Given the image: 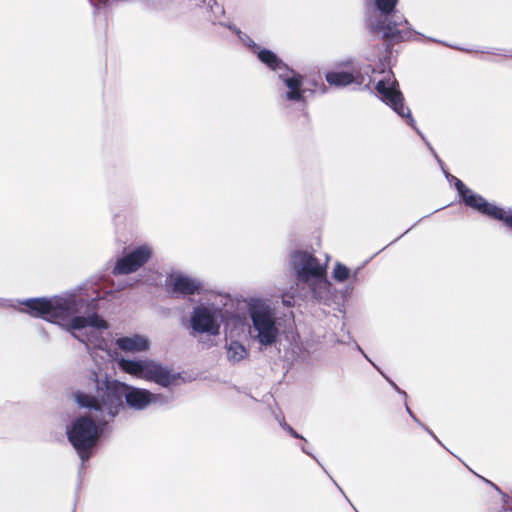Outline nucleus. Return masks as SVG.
I'll return each mask as SVG.
<instances>
[{"label":"nucleus","instance_id":"nucleus-3","mask_svg":"<svg viewBox=\"0 0 512 512\" xmlns=\"http://www.w3.org/2000/svg\"><path fill=\"white\" fill-rule=\"evenodd\" d=\"M87 380L101 404L105 406L108 417L113 420L123 407V398L126 405L135 411H143L150 406L151 392L147 389L110 379L106 373L99 374L95 371L89 373Z\"/></svg>","mask_w":512,"mask_h":512},{"label":"nucleus","instance_id":"nucleus-27","mask_svg":"<svg viewBox=\"0 0 512 512\" xmlns=\"http://www.w3.org/2000/svg\"><path fill=\"white\" fill-rule=\"evenodd\" d=\"M382 375L387 379V381L390 383V385L400 394L404 395L405 397H407V394L405 391L401 390L396 383H394L392 380H390L389 378H387L383 373Z\"/></svg>","mask_w":512,"mask_h":512},{"label":"nucleus","instance_id":"nucleus-8","mask_svg":"<svg viewBox=\"0 0 512 512\" xmlns=\"http://www.w3.org/2000/svg\"><path fill=\"white\" fill-rule=\"evenodd\" d=\"M290 265L297 281L304 284L326 270V265H321L313 254L302 250L291 252Z\"/></svg>","mask_w":512,"mask_h":512},{"label":"nucleus","instance_id":"nucleus-7","mask_svg":"<svg viewBox=\"0 0 512 512\" xmlns=\"http://www.w3.org/2000/svg\"><path fill=\"white\" fill-rule=\"evenodd\" d=\"M406 18L399 12L381 14L375 19H370L368 27L370 31L382 33V37L391 42H401L411 37V31L401 30L399 27L408 25Z\"/></svg>","mask_w":512,"mask_h":512},{"label":"nucleus","instance_id":"nucleus-12","mask_svg":"<svg viewBox=\"0 0 512 512\" xmlns=\"http://www.w3.org/2000/svg\"><path fill=\"white\" fill-rule=\"evenodd\" d=\"M171 291L181 296H192L200 294L204 289L201 280L183 273L171 275Z\"/></svg>","mask_w":512,"mask_h":512},{"label":"nucleus","instance_id":"nucleus-31","mask_svg":"<svg viewBox=\"0 0 512 512\" xmlns=\"http://www.w3.org/2000/svg\"><path fill=\"white\" fill-rule=\"evenodd\" d=\"M424 429L430 434V436H432L436 441L440 442L438 440V438L436 437V435L429 429L427 428L426 426L424 427Z\"/></svg>","mask_w":512,"mask_h":512},{"label":"nucleus","instance_id":"nucleus-19","mask_svg":"<svg viewBox=\"0 0 512 512\" xmlns=\"http://www.w3.org/2000/svg\"><path fill=\"white\" fill-rule=\"evenodd\" d=\"M398 3V0H374L376 9L381 14H391Z\"/></svg>","mask_w":512,"mask_h":512},{"label":"nucleus","instance_id":"nucleus-22","mask_svg":"<svg viewBox=\"0 0 512 512\" xmlns=\"http://www.w3.org/2000/svg\"><path fill=\"white\" fill-rule=\"evenodd\" d=\"M237 36L243 44L252 50V52L256 53L258 49H260V46L255 41H253L249 35L242 32L241 30H237Z\"/></svg>","mask_w":512,"mask_h":512},{"label":"nucleus","instance_id":"nucleus-6","mask_svg":"<svg viewBox=\"0 0 512 512\" xmlns=\"http://www.w3.org/2000/svg\"><path fill=\"white\" fill-rule=\"evenodd\" d=\"M375 89L380 96V99L389 105L399 116L406 119V122L409 126H411L418 135L426 142L429 150L432 152L434 157L436 158L439 165L443 168V162L438 157L432 146L429 142L425 140L422 132L417 128L414 118L411 115V111L408 107L404 105V97L399 90L398 83L396 80L393 82H389V80H380L377 82Z\"/></svg>","mask_w":512,"mask_h":512},{"label":"nucleus","instance_id":"nucleus-24","mask_svg":"<svg viewBox=\"0 0 512 512\" xmlns=\"http://www.w3.org/2000/svg\"><path fill=\"white\" fill-rule=\"evenodd\" d=\"M94 9V14L100 13L109 3V0H88Z\"/></svg>","mask_w":512,"mask_h":512},{"label":"nucleus","instance_id":"nucleus-4","mask_svg":"<svg viewBox=\"0 0 512 512\" xmlns=\"http://www.w3.org/2000/svg\"><path fill=\"white\" fill-rule=\"evenodd\" d=\"M248 315L252 322L251 337L261 348L275 345L280 336L277 310L263 300H252L248 304Z\"/></svg>","mask_w":512,"mask_h":512},{"label":"nucleus","instance_id":"nucleus-16","mask_svg":"<svg viewBox=\"0 0 512 512\" xmlns=\"http://www.w3.org/2000/svg\"><path fill=\"white\" fill-rule=\"evenodd\" d=\"M325 79L330 85L336 87H346L353 83L362 85L364 83V77L356 71L355 73L330 71L325 74Z\"/></svg>","mask_w":512,"mask_h":512},{"label":"nucleus","instance_id":"nucleus-2","mask_svg":"<svg viewBox=\"0 0 512 512\" xmlns=\"http://www.w3.org/2000/svg\"><path fill=\"white\" fill-rule=\"evenodd\" d=\"M86 388V390L75 391L73 399L80 408L91 411V415L75 418L66 430L67 439L82 463L91 457L99 437L105 432L107 425L113 421L108 417L105 406L101 404L88 381Z\"/></svg>","mask_w":512,"mask_h":512},{"label":"nucleus","instance_id":"nucleus-1","mask_svg":"<svg viewBox=\"0 0 512 512\" xmlns=\"http://www.w3.org/2000/svg\"><path fill=\"white\" fill-rule=\"evenodd\" d=\"M25 308L21 312L59 325L72 337L82 341L76 330L92 327L99 330L108 328L107 322L98 315L96 298L86 299L77 293H63L53 297L28 298L20 302Z\"/></svg>","mask_w":512,"mask_h":512},{"label":"nucleus","instance_id":"nucleus-21","mask_svg":"<svg viewBox=\"0 0 512 512\" xmlns=\"http://www.w3.org/2000/svg\"><path fill=\"white\" fill-rule=\"evenodd\" d=\"M150 398H151L150 405L151 404H158L160 406L167 405L170 402H172L173 399H174L172 394L167 395V394L152 393V392H151V397Z\"/></svg>","mask_w":512,"mask_h":512},{"label":"nucleus","instance_id":"nucleus-13","mask_svg":"<svg viewBox=\"0 0 512 512\" xmlns=\"http://www.w3.org/2000/svg\"><path fill=\"white\" fill-rule=\"evenodd\" d=\"M310 287L312 297L321 304L331 305L336 296L331 282L327 279L326 272L314 277L307 283Z\"/></svg>","mask_w":512,"mask_h":512},{"label":"nucleus","instance_id":"nucleus-9","mask_svg":"<svg viewBox=\"0 0 512 512\" xmlns=\"http://www.w3.org/2000/svg\"><path fill=\"white\" fill-rule=\"evenodd\" d=\"M453 178L455 179V188L466 206L498 221L503 218L505 209L488 202L480 194H477L470 188L466 187L465 184L457 177Z\"/></svg>","mask_w":512,"mask_h":512},{"label":"nucleus","instance_id":"nucleus-10","mask_svg":"<svg viewBox=\"0 0 512 512\" xmlns=\"http://www.w3.org/2000/svg\"><path fill=\"white\" fill-rule=\"evenodd\" d=\"M153 256V249L147 244L140 245L119 258L113 267L114 275H126L137 271L148 263Z\"/></svg>","mask_w":512,"mask_h":512},{"label":"nucleus","instance_id":"nucleus-25","mask_svg":"<svg viewBox=\"0 0 512 512\" xmlns=\"http://www.w3.org/2000/svg\"><path fill=\"white\" fill-rule=\"evenodd\" d=\"M502 221L507 227L512 229V210L509 209L508 211L505 210L503 214V218L500 220Z\"/></svg>","mask_w":512,"mask_h":512},{"label":"nucleus","instance_id":"nucleus-30","mask_svg":"<svg viewBox=\"0 0 512 512\" xmlns=\"http://www.w3.org/2000/svg\"><path fill=\"white\" fill-rule=\"evenodd\" d=\"M417 424H419L420 426H422L423 428L425 427L421 422L420 420L415 416V414L413 413L411 416H410Z\"/></svg>","mask_w":512,"mask_h":512},{"label":"nucleus","instance_id":"nucleus-29","mask_svg":"<svg viewBox=\"0 0 512 512\" xmlns=\"http://www.w3.org/2000/svg\"><path fill=\"white\" fill-rule=\"evenodd\" d=\"M417 424H419L420 426H422L423 428L425 427L421 422L420 420L415 416V414L413 413L411 416H410Z\"/></svg>","mask_w":512,"mask_h":512},{"label":"nucleus","instance_id":"nucleus-20","mask_svg":"<svg viewBox=\"0 0 512 512\" xmlns=\"http://www.w3.org/2000/svg\"><path fill=\"white\" fill-rule=\"evenodd\" d=\"M350 276V270L342 263H336L333 269V277L338 282H344Z\"/></svg>","mask_w":512,"mask_h":512},{"label":"nucleus","instance_id":"nucleus-32","mask_svg":"<svg viewBox=\"0 0 512 512\" xmlns=\"http://www.w3.org/2000/svg\"><path fill=\"white\" fill-rule=\"evenodd\" d=\"M445 173V176L446 178L449 180V181H454L455 182V179L453 178L454 176L449 174L448 172L444 171Z\"/></svg>","mask_w":512,"mask_h":512},{"label":"nucleus","instance_id":"nucleus-23","mask_svg":"<svg viewBox=\"0 0 512 512\" xmlns=\"http://www.w3.org/2000/svg\"><path fill=\"white\" fill-rule=\"evenodd\" d=\"M276 419L278 420L280 426L284 430H286L292 437L305 440V438L302 435H300L296 430H294L289 424L286 423L284 417L279 418L278 416H276Z\"/></svg>","mask_w":512,"mask_h":512},{"label":"nucleus","instance_id":"nucleus-33","mask_svg":"<svg viewBox=\"0 0 512 512\" xmlns=\"http://www.w3.org/2000/svg\"><path fill=\"white\" fill-rule=\"evenodd\" d=\"M406 411L411 416L413 412L410 410V408L406 405Z\"/></svg>","mask_w":512,"mask_h":512},{"label":"nucleus","instance_id":"nucleus-14","mask_svg":"<svg viewBox=\"0 0 512 512\" xmlns=\"http://www.w3.org/2000/svg\"><path fill=\"white\" fill-rule=\"evenodd\" d=\"M277 76L288 88V91L284 95L286 100L296 102L303 100V76L301 74L288 67V71H282Z\"/></svg>","mask_w":512,"mask_h":512},{"label":"nucleus","instance_id":"nucleus-26","mask_svg":"<svg viewBox=\"0 0 512 512\" xmlns=\"http://www.w3.org/2000/svg\"><path fill=\"white\" fill-rule=\"evenodd\" d=\"M201 2L208 6L212 11L214 10V7H216L217 9H220L219 5L217 4V2L215 0H201Z\"/></svg>","mask_w":512,"mask_h":512},{"label":"nucleus","instance_id":"nucleus-11","mask_svg":"<svg viewBox=\"0 0 512 512\" xmlns=\"http://www.w3.org/2000/svg\"><path fill=\"white\" fill-rule=\"evenodd\" d=\"M190 325L196 333L216 336L220 333L219 313L205 306L194 307L190 317Z\"/></svg>","mask_w":512,"mask_h":512},{"label":"nucleus","instance_id":"nucleus-5","mask_svg":"<svg viewBox=\"0 0 512 512\" xmlns=\"http://www.w3.org/2000/svg\"><path fill=\"white\" fill-rule=\"evenodd\" d=\"M118 366L123 372L138 379L155 383L162 388H170L181 377L180 373L174 372L167 365L150 358H120Z\"/></svg>","mask_w":512,"mask_h":512},{"label":"nucleus","instance_id":"nucleus-18","mask_svg":"<svg viewBox=\"0 0 512 512\" xmlns=\"http://www.w3.org/2000/svg\"><path fill=\"white\" fill-rule=\"evenodd\" d=\"M226 348L227 359L231 363H238L248 356L246 347L239 341L232 340Z\"/></svg>","mask_w":512,"mask_h":512},{"label":"nucleus","instance_id":"nucleus-36","mask_svg":"<svg viewBox=\"0 0 512 512\" xmlns=\"http://www.w3.org/2000/svg\"><path fill=\"white\" fill-rule=\"evenodd\" d=\"M128 285H129L128 283H125V284L121 285L120 288L123 289V288L127 287Z\"/></svg>","mask_w":512,"mask_h":512},{"label":"nucleus","instance_id":"nucleus-15","mask_svg":"<svg viewBox=\"0 0 512 512\" xmlns=\"http://www.w3.org/2000/svg\"><path fill=\"white\" fill-rule=\"evenodd\" d=\"M115 343L120 350L130 353L145 352L150 348L148 337L140 334L119 337Z\"/></svg>","mask_w":512,"mask_h":512},{"label":"nucleus","instance_id":"nucleus-34","mask_svg":"<svg viewBox=\"0 0 512 512\" xmlns=\"http://www.w3.org/2000/svg\"><path fill=\"white\" fill-rule=\"evenodd\" d=\"M369 71H373V69L371 68V66H367V67H366V73H368Z\"/></svg>","mask_w":512,"mask_h":512},{"label":"nucleus","instance_id":"nucleus-17","mask_svg":"<svg viewBox=\"0 0 512 512\" xmlns=\"http://www.w3.org/2000/svg\"><path fill=\"white\" fill-rule=\"evenodd\" d=\"M257 58L261 63L279 75L282 71H288V65L273 51L260 48L256 52Z\"/></svg>","mask_w":512,"mask_h":512},{"label":"nucleus","instance_id":"nucleus-28","mask_svg":"<svg viewBox=\"0 0 512 512\" xmlns=\"http://www.w3.org/2000/svg\"><path fill=\"white\" fill-rule=\"evenodd\" d=\"M221 25L227 27L228 29H230L231 31H233L236 35H237V30H240L239 28H237L234 24H231V23H221Z\"/></svg>","mask_w":512,"mask_h":512},{"label":"nucleus","instance_id":"nucleus-35","mask_svg":"<svg viewBox=\"0 0 512 512\" xmlns=\"http://www.w3.org/2000/svg\"><path fill=\"white\" fill-rule=\"evenodd\" d=\"M302 451H303L304 453H306V454L310 455V452H309V451H307L305 447H302Z\"/></svg>","mask_w":512,"mask_h":512}]
</instances>
